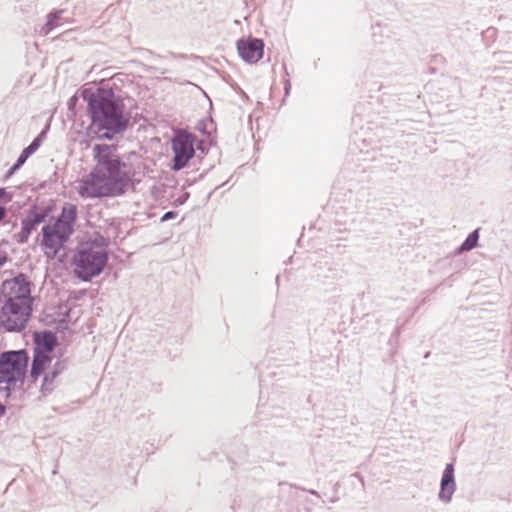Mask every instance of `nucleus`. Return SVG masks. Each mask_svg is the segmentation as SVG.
Wrapping results in <instances>:
<instances>
[{
    "mask_svg": "<svg viewBox=\"0 0 512 512\" xmlns=\"http://www.w3.org/2000/svg\"><path fill=\"white\" fill-rule=\"evenodd\" d=\"M115 144H95L92 148L94 167L81 179L78 193L83 198H106L124 195L133 185L134 168L126 154L117 153Z\"/></svg>",
    "mask_w": 512,
    "mask_h": 512,
    "instance_id": "f257e3e1",
    "label": "nucleus"
},
{
    "mask_svg": "<svg viewBox=\"0 0 512 512\" xmlns=\"http://www.w3.org/2000/svg\"><path fill=\"white\" fill-rule=\"evenodd\" d=\"M81 97L87 103L90 118L88 135L101 141H112L133 127L131 111L112 88H86L82 90Z\"/></svg>",
    "mask_w": 512,
    "mask_h": 512,
    "instance_id": "f03ea898",
    "label": "nucleus"
},
{
    "mask_svg": "<svg viewBox=\"0 0 512 512\" xmlns=\"http://www.w3.org/2000/svg\"><path fill=\"white\" fill-rule=\"evenodd\" d=\"M31 287L32 282L22 272L2 283L1 294L4 298V304L1 307L2 314L6 315L8 313L10 316L18 314L23 317L21 321H8L13 329L19 325L27 324L31 317L33 305Z\"/></svg>",
    "mask_w": 512,
    "mask_h": 512,
    "instance_id": "7ed1b4c3",
    "label": "nucleus"
},
{
    "mask_svg": "<svg viewBox=\"0 0 512 512\" xmlns=\"http://www.w3.org/2000/svg\"><path fill=\"white\" fill-rule=\"evenodd\" d=\"M109 259L105 245L95 241L81 244L72 258L75 276L83 282H90L99 276Z\"/></svg>",
    "mask_w": 512,
    "mask_h": 512,
    "instance_id": "20e7f679",
    "label": "nucleus"
},
{
    "mask_svg": "<svg viewBox=\"0 0 512 512\" xmlns=\"http://www.w3.org/2000/svg\"><path fill=\"white\" fill-rule=\"evenodd\" d=\"M28 353L25 350H11L0 354V393L9 396L10 387L23 383L28 367Z\"/></svg>",
    "mask_w": 512,
    "mask_h": 512,
    "instance_id": "39448f33",
    "label": "nucleus"
},
{
    "mask_svg": "<svg viewBox=\"0 0 512 512\" xmlns=\"http://www.w3.org/2000/svg\"><path fill=\"white\" fill-rule=\"evenodd\" d=\"M195 139L191 134L180 133L172 139L173 159L171 169L180 171L185 168L195 155Z\"/></svg>",
    "mask_w": 512,
    "mask_h": 512,
    "instance_id": "423d86ee",
    "label": "nucleus"
},
{
    "mask_svg": "<svg viewBox=\"0 0 512 512\" xmlns=\"http://www.w3.org/2000/svg\"><path fill=\"white\" fill-rule=\"evenodd\" d=\"M51 213L49 206L40 208L37 204L31 205L26 217L21 221V230L17 234L18 243L24 244L36 228L45 223Z\"/></svg>",
    "mask_w": 512,
    "mask_h": 512,
    "instance_id": "0eeeda50",
    "label": "nucleus"
},
{
    "mask_svg": "<svg viewBox=\"0 0 512 512\" xmlns=\"http://www.w3.org/2000/svg\"><path fill=\"white\" fill-rule=\"evenodd\" d=\"M71 234L68 233L62 225L55 220L49 222L42 227V246L46 249L58 252L68 241Z\"/></svg>",
    "mask_w": 512,
    "mask_h": 512,
    "instance_id": "6e6552de",
    "label": "nucleus"
},
{
    "mask_svg": "<svg viewBox=\"0 0 512 512\" xmlns=\"http://www.w3.org/2000/svg\"><path fill=\"white\" fill-rule=\"evenodd\" d=\"M236 46L241 59L249 64L258 62L264 55L265 43L260 38H241Z\"/></svg>",
    "mask_w": 512,
    "mask_h": 512,
    "instance_id": "1a4fd4ad",
    "label": "nucleus"
},
{
    "mask_svg": "<svg viewBox=\"0 0 512 512\" xmlns=\"http://www.w3.org/2000/svg\"><path fill=\"white\" fill-rule=\"evenodd\" d=\"M457 489L455 480V467L453 463H447L440 479L438 500L443 504H450L453 494Z\"/></svg>",
    "mask_w": 512,
    "mask_h": 512,
    "instance_id": "9d476101",
    "label": "nucleus"
},
{
    "mask_svg": "<svg viewBox=\"0 0 512 512\" xmlns=\"http://www.w3.org/2000/svg\"><path fill=\"white\" fill-rule=\"evenodd\" d=\"M33 341V352L52 355L57 343V337L52 331L43 330L34 333Z\"/></svg>",
    "mask_w": 512,
    "mask_h": 512,
    "instance_id": "9b49d317",
    "label": "nucleus"
},
{
    "mask_svg": "<svg viewBox=\"0 0 512 512\" xmlns=\"http://www.w3.org/2000/svg\"><path fill=\"white\" fill-rule=\"evenodd\" d=\"M77 206L70 202H65L61 208V212L55 219L57 223L63 226V228L71 235L74 232V225L77 221Z\"/></svg>",
    "mask_w": 512,
    "mask_h": 512,
    "instance_id": "f8f14e48",
    "label": "nucleus"
},
{
    "mask_svg": "<svg viewBox=\"0 0 512 512\" xmlns=\"http://www.w3.org/2000/svg\"><path fill=\"white\" fill-rule=\"evenodd\" d=\"M66 369L64 361H56L51 371L46 373L43 377L41 391L44 395L49 394L55 388V379Z\"/></svg>",
    "mask_w": 512,
    "mask_h": 512,
    "instance_id": "ddd939ff",
    "label": "nucleus"
},
{
    "mask_svg": "<svg viewBox=\"0 0 512 512\" xmlns=\"http://www.w3.org/2000/svg\"><path fill=\"white\" fill-rule=\"evenodd\" d=\"M51 360L52 357L49 354L33 352V359L30 369V377L32 381H37V379L44 373Z\"/></svg>",
    "mask_w": 512,
    "mask_h": 512,
    "instance_id": "4468645a",
    "label": "nucleus"
},
{
    "mask_svg": "<svg viewBox=\"0 0 512 512\" xmlns=\"http://www.w3.org/2000/svg\"><path fill=\"white\" fill-rule=\"evenodd\" d=\"M479 231L480 228H477L470 232L466 239L462 242L460 246H458L455 250V254H462L464 252L470 251L478 246L479 243Z\"/></svg>",
    "mask_w": 512,
    "mask_h": 512,
    "instance_id": "2eb2a0df",
    "label": "nucleus"
},
{
    "mask_svg": "<svg viewBox=\"0 0 512 512\" xmlns=\"http://www.w3.org/2000/svg\"><path fill=\"white\" fill-rule=\"evenodd\" d=\"M22 318L23 317H21L18 314L15 316H10L8 313L5 315V314H2V312L0 311V329L3 328L7 332H21L22 330H24L26 328L27 324L19 325L17 328L13 329L10 326L11 323H9L8 321L9 320H11L13 322L21 321Z\"/></svg>",
    "mask_w": 512,
    "mask_h": 512,
    "instance_id": "dca6fc26",
    "label": "nucleus"
},
{
    "mask_svg": "<svg viewBox=\"0 0 512 512\" xmlns=\"http://www.w3.org/2000/svg\"><path fill=\"white\" fill-rule=\"evenodd\" d=\"M215 128V123L211 118L202 119L197 123V129L202 134L209 135Z\"/></svg>",
    "mask_w": 512,
    "mask_h": 512,
    "instance_id": "f3484780",
    "label": "nucleus"
},
{
    "mask_svg": "<svg viewBox=\"0 0 512 512\" xmlns=\"http://www.w3.org/2000/svg\"><path fill=\"white\" fill-rule=\"evenodd\" d=\"M62 13L63 10H59L48 14L46 22V27L48 28V30H52L59 25Z\"/></svg>",
    "mask_w": 512,
    "mask_h": 512,
    "instance_id": "a211bd4d",
    "label": "nucleus"
},
{
    "mask_svg": "<svg viewBox=\"0 0 512 512\" xmlns=\"http://www.w3.org/2000/svg\"><path fill=\"white\" fill-rule=\"evenodd\" d=\"M48 127L44 128L31 142L32 145L38 150L46 138Z\"/></svg>",
    "mask_w": 512,
    "mask_h": 512,
    "instance_id": "6ab92c4d",
    "label": "nucleus"
},
{
    "mask_svg": "<svg viewBox=\"0 0 512 512\" xmlns=\"http://www.w3.org/2000/svg\"><path fill=\"white\" fill-rule=\"evenodd\" d=\"M48 127L44 128L31 142L32 145L38 150L46 138Z\"/></svg>",
    "mask_w": 512,
    "mask_h": 512,
    "instance_id": "aec40b11",
    "label": "nucleus"
},
{
    "mask_svg": "<svg viewBox=\"0 0 512 512\" xmlns=\"http://www.w3.org/2000/svg\"><path fill=\"white\" fill-rule=\"evenodd\" d=\"M36 151H37V149L34 147V145H32V144L30 143L27 147H25V148L21 151V153H20V155H19L18 157H19V158H22V159H23V161H25V162H26V161H27V159H28L31 155H33Z\"/></svg>",
    "mask_w": 512,
    "mask_h": 512,
    "instance_id": "412c9836",
    "label": "nucleus"
},
{
    "mask_svg": "<svg viewBox=\"0 0 512 512\" xmlns=\"http://www.w3.org/2000/svg\"><path fill=\"white\" fill-rule=\"evenodd\" d=\"M13 198V194L8 192L6 188H0V201L10 202Z\"/></svg>",
    "mask_w": 512,
    "mask_h": 512,
    "instance_id": "4be33fe9",
    "label": "nucleus"
},
{
    "mask_svg": "<svg viewBox=\"0 0 512 512\" xmlns=\"http://www.w3.org/2000/svg\"><path fill=\"white\" fill-rule=\"evenodd\" d=\"M177 216V212L176 211H167L165 212L162 217L160 218V221L161 222H166V221H169V220H172L174 218H176Z\"/></svg>",
    "mask_w": 512,
    "mask_h": 512,
    "instance_id": "5701e85b",
    "label": "nucleus"
},
{
    "mask_svg": "<svg viewBox=\"0 0 512 512\" xmlns=\"http://www.w3.org/2000/svg\"><path fill=\"white\" fill-rule=\"evenodd\" d=\"M198 150L202 154H206L208 151V146L205 141H199L195 147V151Z\"/></svg>",
    "mask_w": 512,
    "mask_h": 512,
    "instance_id": "b1692460",
    "label": "nucleus"
},
{
    "mask_svg": "<svg viewBox=\"0 0 512 512\" xmlns=\"http://www.w3.org/2000/svg\"><path fill=\"white\" fill-rule=\"evenodd\" d=\"M25 164V161H23L22 158H17L15 163L12 165L13 169L17 172L23 165Z\"/></svg>",
    "mask_w": 512,
    "mask_h": 512,
    "instance_id": "393cba45",
    "label": "nucleus"
},
{
    "mask_svg": "<svg viewBox=\"0 0 512 512\" xmlns=\"http://www.w3.org/2000/svg\"><path fill=\"white\" fill-rule=\"evenodd\" d=\"M188 196H189V194H188V193H186V194H184V195H182V196L178 197V198L175 200V205H176V206L183 205V204L186 202V200H187Z\"/></svg>",
    "mask_w": 512,
    "mask_h": 512,
    "instance_id": "a878e982",
    "label": "nucleus"
},
{
    "mask_svg": "<svg viewBox=\"0 0 512 512\" xmlns=\"http://www.w3.org/2000/svg\"><path fill=\"white\" fill-rule=\"evenodd\" d=\"M7 208L3 205H0V223L7 217Z\"/></svg>",
    "mask_w": 512,
    "mask_h": 512,
    "instance_id": "bb28decb",
    "label": "nucleus"
},
{
    "mask_svg": "<svg viewBox=\"0 0 512 512\" xmlns=\"http://www.w3.org/2000/svg\"><path fill=\"white\" fill-rule=\"evenodd\" d=\"M8 260V256L4 251L0 250V268L5 265Z\"/></svg>",
    "mask_w": 512,
    "mask_h": 512,
    "instance_id": "cd10ccee",
    "label": "nucleus"
},
{
    "mask_svg": "<svg viewBox=\"0 0 512 512\" xmlns=\"http://www.w3.org/2000/svg\"><path fill=\"white\" fill-rule=\"evenodd\" d=\"M290 89H291V83H290L289 80H286L285 81V87H284L285 95L286 96L290 93Z\"/></svg>",
    "mask_w": 512,
    "mask_h": 512,
    "instance_id": "c85d7f7f",
    "label": "nucleus"
},
{
    "mask_svg": "<svg viewBox=\"0 0 512 512\" xmlns=\"http://www.w3.org/2000/svg\"><path fill=\"white\" fill-rule=\"evenodd\" d=\"M14 173H16V171L13 169V167L11 166L8 171L6 172L5 174V178L8 179L10 178Z\"/></svg>",
    "mask_w": 512,
    "mask_h": 512,
    "instance_id": "c756f323",
    "label": "nucleus"
},
{
    "mask_svg": "<svg viewBox=\"0 0 512 512\" xmlns=\"http://www.w3.org/2000/svg\"><path fill=\"white\" fill-rule=\"evenodd\" d=\"M6 413V407L0 402V418Z\"/></svg>",
    "mask_w": 512,
    "mask_h": 512,
    "instance_id": "7c9ffc66",
    "label": "nucleus"
},
{
    "mask_svg": "<svg viewBox=\"0 0 512 512\" xmlns=\"http://www.w3.org/2000/svg\"><path fill=\"white\" fill-rule=\"evenodd\" d=\"M398 335H399V330L395 329V331L391 335L390 342H392L393 339H396L398 337Z\"/></svg>",
    "mask_w": 512,
    "mask_h": 512,
    "instance_id": "2f4dec72",
    "label": "nucleus"
},
{
    "mask_svg": "<svg viewBox=\"0 0 512 512\" xmlns=\"http://www.w3.org/2000/svg\"><path fill=\"white\" fill-rule=\"evenodd\" d=\"M308 492H309L310 494H312V495L319 496V494H318V492H317L316 490H313V489H312V490H309Z\"/></svg>",
    "mask_w": 512,
    "mask_h": 512,
    "instance_id": "473e14b6",
    "label": "nucleus"
}]
</instances>
